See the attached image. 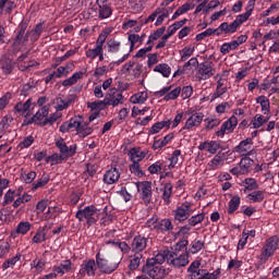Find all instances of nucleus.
Wrapping results in <instances>:
<instances>
[{"label":"nucleus","mask_w":279,"mask_h":279,"mask_svg":"<svg viewBox=\"0 0 279 279\" xmlns=\"http://www.w3.org/2000/svg\"><path fill=\"white\" fill-rule=\"evenodd\" d=\"M129 169L133 175H136V178H143L145 175V172L141 169V163L136 161H132V165L129 166Z\"/></svg>","instance_id":"6e6d98bb"},{"label":"nucleus","mask_w":279,"mask_h":279,"mask_svg":"<svg viewBox=\"0 0 279 279\" xmlns=\"http://www.w3.org/2000/svg\"><path fill=\"white\" fill-rule=\"evenodd\" d=\"M45 241H47V226L36 231L35 235L32 239V243L38 245L40 243H45Z\"/></svg>","instance_id":"2f4dec72"},{"label":"nucleus","mask_w":279,"mask_h":279,"mask_svg":"<svg viewBox=\"0 0 279 279\" xmlns=\"http://www.w3.org/2000/svg\"><path fill=\"white\" fill-rule=\"evenodd\" d=\"M205 128L207 130H214V128H217L221 124V120L218 118H207L205 119Z\"/></svg>","instance_id":"69168bd1"},{"label":"nucleus","mask_w":279,"mask_h":279,"mask_svg":"<svg viewBox=\"0 0 279 279\" xmlns=\"http://www.w3.org/2000/svg\"><path fill=\"white\" fill-rule=\"evenodd\" d=\"M95 271H97V265L95 259L83 260L81 268L78 270L80 276L84 278V276H88L89 278H94Z\"/></svg>","instance_id":"a211bd4d"},{"label":"nucleus","mask_w":279,"mask_h":279,"mask_svg":"<svg viewBox=\"0 0 279 279\" xmlns=\"http://www.w3.org/2000/svg\"><path fill=\"white\" fill-rule=\"evenodd\" d=\"M119 178H121L119 170L117 168H111L105 173L104 182L105 184H114L116 182H119Z\"/></svg>","instance_id":"bb28decb"},{"label":"nucleus","mask_w":279,"mask_h":279,"mask_svg":"<svg viewBox=\"0 0 279 279\" xmlns=\"http://www.w3.org/2000/svg\"><path fill=\"white\" fill-rule=\"evenodd\" d=\"M199 151H205L209 156H215L219 149H221V143L217 141L207 140L198 145Z\"/></svg>","instance_id":"f3484780"},{"label":"nucleus","mask_w":279,"mask_h":279,"mask_svg":"<svg viewBox=\"0 0 279 279\" xmlns=\"http://www.w3.org/2000/svg\"><path fill=\"white\" fill-rule=\"evenodd\" d=\"M125 101V98H123V94L117 89V87H112L108 90V93L105 95V104L107 106H112L113 108H117V106L123 105Z\"/></svg>","instance_id":"9d476101"},{"label":"nucleus","mask_w":279,"mask_h":279,"mask_svg":"<svg viewBox=\"0 0 279 279\" xmlns=\"http://www.w3.org/2000/svg\"><path fill=\"white\" fill-rule=\"evenodd\" d=\"M225 160L223 156L221 155H216L209 162L208 167L211 171H217V169H221L223 167Z\"/></svg>","instance_id":"72a5a7b5"},{"label":"nucleus","mask_w":279,"mask_h":279,"mask_svg":"<svg viewBox=\"0 0 279 279\" xmlns=\"http://www.w3.org/2000/svg\"><path fill=\"white\" fill-rule=\"evenodd\" d=\"M241 206V196L234 195L228 203V215H234Z\"/></svg>","instance_id":"473e14b6"},{"label":"nucleus","mask_w":279,"mask_h":279,"mask_svg":"<svg viewBox=\"0 0 279 279\" xmlns=\"http://www.w3.org/2000/svg\"><path fill=\"white\" fill-rule=\"evenodd\" d=\"M104 48L96 46L94 48H89L85 51V56L87 60H95L98 58V54L102 51Z\"/></svg>","instance_id":"8fccbe9b"},{"label":"nucleus","mask_w":279,"mask_h":279,"mask_svg":"<svg viewBox=\"0 0 279 279\" xmlns=\"http://www.w3.org/2000/svg\"><path fill=\"white\" fill-rule=\"evenodd\" d=\"M99 215H101V211L97 209V207L90 205L80 209L75 217L78 221H86L87 225L95 226L99 220Z\"/></svg>","instance_id":"7ed1b4c3"},{"label":"nucleus","mask_w":279,"mask_h":279,"mask_svg":"<svg viewBox=\"0 0 279 279\" xmlns=\"http://www.w3.org/2000/svg\"><path fill=\"white\" fill-rule=\"evenodd\" d=\"M24 184H32L36 180V171L24 172L21 174Z\"/></svg>","instance_id":"0e129e2a"},{"label":"nucleus","mask_w":279,"mask_h":279,"mask_svg":"<svg viewBox=\"0 0 279 279\" xmlns=\"http://www.w3.org/2000/svg\"><path fill=\"white\" fill-rule=\"evenodd\" d=\"M195 52V48L187 46L180 51L181 62H186L191 56Z\"/></svg>","instance_id":"bf43d9fd"},{"label":"nucleus","mask_w":279,"mask_h":279,"mask_svg":"<svg viewBox=\"0 0 279 279\" xmlns=\"http://www.w3.org/2000/svg\"><path fill=\"white\" fill-rule=\"evenodd\" d=\"M21 253H16L15 256L5 259L2 264V270L5 271L7 269H10V267H14V265L21 260Z\"/></svg>","instance_id":"37998d69"},{"label":"nucleus","mask_w":279,"mask_h":279,"mask_svg":"<svg viewBox=\"0 0 279 279\" xmlns=\"http://www.w3.org/2000/svg\"><path fill=\"white\" fill-rule=\"evenodd\" d=\"M204 219H206L205 213L197 214L195 216L187 218V223H189V226H192V228H195V226H198V223H202V221H204Z\"/></svg>","instance_id":"603ef678"},{"label":"nucleus","mask_w":279,"mask_h":279,"mask_svg":"<svg viewBox=\"0 0 279 279\" xmlns=\"http://www.w3.org/2000/svg\"><path fill=\"white\" fill-rule=\"evenodd\" d=\"M149 240L143 235H137L133 239L131 244V250L135 254H140V252H143L147 247V243Z\"/></svg>","instance_id":"4be33fe9"},{"label":"nucleus","mask_w":279,"mask_h":279,"mask_svg":"<svg viewBox=\"0 0 279 279\" xmlns=\"http://www.w3.org/2000/svg\"><path fill=\"white\" fill-rule=\"evenodd\" d=\"M47 184H49V175L44 174L40 179L32 184V191H38V189H43V186H47Z\"/></svg>","instance_id":"3c124183"},{"label":"nucleus","mask_w":279,"mask_h":279,"mask_svg":"<svg viewBox=\"0 0 279 279\" xmlns=\"http://www.w3.org/2000/svg\"><path fill=\"white\" fill-rule=\"evenodd\" d=\"M157 230L160 232H169L173 230V225L169 219H162L157 222Z\"/></svg>","instance_id":"de8ad7c7"},{"label":"nucleus","mask_w":279,"mask_h":279,"mask_svg":"<svg viewBox=\"0 0 279 279\" xmlns=\"http://www.w3.org/2000/svg\"><path fill=\"white\" fill-rule=\"evenodd\" d=\"M157 10H159L155 25L156 27H160V25H162V23H165L166 19H169L170 14H173V8L169 7V8H157Z\"/></svg>","instance_id":"a878e982"},{"label":"nucleus","mask_w":279,"mask_h":279,"mask_svg":"<svg viewBox=\"0 0 279 279\" xmlns=\"http://www.w3.org/2000/svg\"><path fill=\"white\" fill-rule=\"evenodd\" d=\"M52 271H54L57 276H64V274L73 271V263L71 262V259H64L59 265H54L52 267Z\"/></svg>","instance_id":"5701e85b"},{"label":"nucleus","mask_w":279,"mask_h":279,"mask_svg":"<svg viewBox=\"0 0 279 279\" xmlns=\"http://www.w3.org/2000/svg\"><path fill=\"white\" fill-rule=\"evenodd\" d=\"M180 156H182V150L180 149H175L173 150V153L171 154V156L169 157V166L168 169L171 171V169H175V165H178L179 160H180Z\"/></svg>","instance_id":"49530a36"},{"label":"nucleus","mask_w":279,"mask_h":279,"mask_svg":"<svg viewBox=\"0 0 279 279\" xmlns=\"http://www.w3.org/2000/svg\"><path fill=\"white\" fill-rule=\"evenodd\" d=\"M71 106V100L57 98V105L54 106V110L57 112H62V110H66Z\"/></svg>","instance_id":"052dcab7"},{"label":"nucleus","mask_w":279,"mask_h":279,"mask_svg":"<svg viewBox=\"0 0 279 279\" xmlns=\"http://www.w3.org/2000/svg\"><path fill=\"white\" fill-rule=\"evenodd\" d=\"M82 77H84V72H75L74 74H72V76L62 82V86H75V84L80 82Z\"/></svg>","instance_id":"f704fd0d"},{"label":"nucleus","mask_w":279,"mask_h":279,"mask_svg":"<svg viewBox=\"0 0 279 279\" xmlns=\"http://www.w3.org/2000/svg\"><path fill=\"white\" fill-rule=\"evenodd\" d=\"M187 119L182 128V130H195V128H199L202 125V121H204L203 112H195L189 109L185 112Z\"/></svg>","instance_id":"39448f33"},{"label":"nucleus","mask_w":279,"mask_h":279,"mask_svg":"<svg viewBox=\"0 0 279 279\" xmlns=\"http://www.w3.org/2000/svg\"><path fill=\"white\" fill-rule=\"evenodd\" d=\"M269 119H271V116H263L260 113H256L251 121V125L253 130H258L259 128H263V125H265Z\"/></svg>","instance_id":"c85d7f7f"},{"label":"nucleus","mask_w":279,"mask_h":279,"mask_svg":"<svg viewBox=\"0 0 279 279\" xmlns=\"http://www.w3.org/2000/svg\"><path fill=\"white\" fill-rule=\"evenodd\" d=\"M171 255V252L163 251L158 253L155 257L148 258L146 263H150L153 260V265H162L165 260L169 263V256Z\"/></svg>","instance_id":"7c9ffc66"},{"label":"nucleus","mask_w":279,"mask_h":279,"mask_svg":"<svg viewBox=\"0 0 279 279\" xmlns=\"http://www.w3.org/2000/svg\"><path fill=\"white\" fill-rule=\"evenodd\" d=\"M236 29H239V26L235 21L228 24V22L221 23L217 28V36H221V34L230 35L235 34Z\"/></svg>","instance_id":"b1692460"},{"label":"nucleus","mask_w":279,"mask_h":279,"mask_svg":"<svg viewBox=\"0 0 279 279\" xmlns=\"http://www.w3.org/2000/svg\"><path fill=\"white\" fill-rule=\"evenodd\" d=\"M180 93L183 99H189L193 95V86H185L183 88L181 87H175L171 89V86H166L162 87L159 92H157V95L159 97H163L165 101H171L174 99H178L180 97Z\"/></svg>","instance_id":"f03ea898"},{"label":"nucleus","mask_w":279,"mask_h":279,"mask_svg":"<svg viewBox=\"0 0 279 279\" xmlns=\"http://www.w3.org/2000/svg\"><path fill=\"white\" fill-rule=\"evenodd\" d=\"M4 8V14H12V11L16 9V2L14 0H0V11Z\"/></svg>","instance_id":"4c0bfd02"},{"label":"nucleus","mask_w":279,"mask_h":279,"mask_svg":"<svg viewBox=\"0 0 279 279\" xmlns=\"http://www.w3.org/2000/svg\"><path fill=\"white\" fill-rule=\"evenodd\" d=\"M96 267L101 271L102 274H112V271H117L119 268V264L117 263H109L108 259L106 258V255L101 254L98 252L96 254Z\"/></svg>","instance_id":"0eeeda50"},{"label":"nucleus","mask_w":279,"mask_h":279,"mask_svg":"<svg viewBox=\"0 0 279 279\" xmlns=\"http://www.w3.org/2000/svg\"><path fill=\"white\" fill-rule=\"evenodd\" d=\"M147 92H137L136 94L131 96L130 101L131 104H145V101H147Z\"/></svg>","instance_id":"79ce46f5"},{"label":"nucleus","mask_w":279,"mask_h":279,"mask_svg":"<svg viewBox=\"0 0 279 279\" xmlns=\"http://www.w3.org/2000/svg\"><path fill=\"white\" fill-rule=\"evenodd\" d=\"M213 34H216L217 36V28H207L205 32L196 35V40L199 43L201 40H204V38L213 36Z\"/></svg>","instance_id":"338daca9"},{"label":"nucleus","mask_w":279,"mask_h":279,"mask_svg":"<svg viewBox=\"0 0 279 279\" xmlns=\"http://www.w3.org/2000/svg\"><path fill=\"white\" fill-rule=\"evenodd\" d=\"M129 43L130 51H134L135 47H141V45H143V37H141V35L131 34L129 35Z\"/></svg>","instance_id":"a19ab883"},{"label":"nucleus","mask_w":279,"mask_h":279,"mask_svg":"<svg viewBox=\"0 0 279 279\" xmlns=\"http://www.w3.org/2000/svg\"><path fill=\"white\" fill-rule=\"evenodd\" d=\"M96 16L99 21H106L112 16V5L108 0H96Z\"/></svg>","instance_id":"1a4fd4ad"},{"label":"nucleus","mask_w":279,"mask_h":279,"mask_svg":"<svg viewBox=\"0 0 279 279\" xmlns=\"http://www.w3.org/2000/svg\"><path fill=\"white\" fill-rule=\"evenodd\" d=\"M71 73V65L66 64L65 66H59L56 72V77H66Z\"/></svg>","instance_id":"774afa93"},{"label":"nucleus","mask_w":279,"mask_h":279,"mask_svg":"<svg viewBox=\"0 0 279 279\" xmlns=\"http://www.w3.org/2000/svg\"><path fill=\"white\" fill-rule=\"evenodd\" d=\"M29 230H32V225L29 221H21L16 229H15V232L16 234H22V235H25L29 232Z\"/></svg>","instance_id":"09e8293b"},{"label":"nucleus","mask_w":279,"mask_h":279,"mask_svg":"<svg viewBox=\"0 0 279 279\" xmlns=\"http://www.w3.org/2000/svg\"><path fill=\"white\" fill-rule=\"evenodd\" d=\"M56 147L59 148L60 154L63 157H65L66 160H68V158H73V155L77 150V146L76 145L68 146L66 142L62 137H59V138L56 140Z\"/></svg>","instance_id":"2eb2a0df"},{"label":"nucleus","mask_w":279,"mask_h":279,"mask_svg":"<svg viewBox=\"0 0 279 279\" xmlns=\"http://www.w3.org/2000/svg\"><path fill=\"white\" fill-rule=\"evenodd\" d=\"M153 71L155 73H160L162 77H169V75H171V66H169L167 63L157 64Z\"/></svg>","instance_id":"58836bf2"},{"label":"nucleus","mask_w":279,"mask_h":279,"mask_svg":"<svg viewBox=\"0 0 279 279\" xmlns=\"http://www.w3.org/2000/svg\"><path fill=\"white\" fill-rule=\"evenodd\" d=\"M173 186L170 183H167L162 189V199L166 204H169V199H171V195L173 193Z\"/></svg>","instance_id":"680f3d73"},{"label":"nucleus","mask_w":279,"mask_h":279,"mask_svg":"<svg viewBox=\"0 0 279 279\" xmlns=\"http://www.w3.org/2000/svg\"><path fill=\"white\" fill-rule=\"evenodd\" d=\"M243 185L246 191H256V189H258V182L254 178L244 179Z\"/></svg>","instance_id":"13d9d810"},{"label":"nucleus","mask_w":279,"mask_h":279,"mask_svg":"<svg viewBox=\"0 0 279 279\" xmlns=\"http://www.w3.org/2000/svg\"><path fill=\"white\" fill-rule=\"evenodd\" d=\"M252 165H254V160L252 158L244 157L240 160L239 166L230 170V173H232V175H247V173H250V169H252Z\"/></svg>","instance_id":"4468645a"},{"label":"nucleus","mask_w":279,"mask_h":279,"mask_svg":"<svg viewBox=\"0 0 279 279\" xmlns=\"http://www.w3.org/2000/svg\"><path fill=\"white\" fill-rule=\"evenodd\" d=\"M109 53H119L121 51V41L116 39H110L107 43Z\"/></svg>","instance_id":"864d4df0"},{"label":"nucleus","mask_w":279,"mask_h":279,"mask_svg":"<svg viewBox=\"0 0 279 279\" xmlns=\"http://www.w3.org/2000/svg\"><path fill=\"white\" fill-rule=\"evenodd\" d=\"M59 119H62V113L60 111H57L54 113H51L49 117L45 118L40 125H53L56 121H58Z\"/></svg>","instance_id":"a18cd8bd"},{"label":"nucleus","mask_w":279,"mask_h":279,"mask_svg":"<svg viewBox=\"0 0 279 279\" xmlns=\"http://www.w3.org/2000/svg\"><path fill=\"white\" fill-rule=\"evenodd\" d=\"M279 246V239L277 235L270 236L268 240H266L265 245L262 248V258H271L274 254H276V251Z\"/></svg>","instance_id":"f8f14e48"},{"label":"nucleus","mask_w":279,"mask_h":279,"mask_svg":"<svg viewBox=\"0 0 279 279\" xmlns=\"http://www.w3.org/2000/svg\"><path fill=\"white\" fill-rule=\"evenodd\" d=\"M1 69L5 75H10L14 70V63H12V59L2 57L1 59Z\"/></svg>","instance_id":"e433bc0d"},{"label":"nucleus","mask_w":279,"mask_h":279,"mask_svg":"<svg viewBox=\"0 0 279 279\" xmlns=\"http://www.w3.org/2000/svg\"><path fill=\"white\" fill-rule=\"evenodd\" d=\"M236 125H239V119L236 116H231L221 124L220 129L216 132V136H218V138H223L226 134H232V132L236 130Z\"/></svg>","instance_id":"9b49d317"},{"label":"nucleus","mask_w":279,"mask_h":279,"mask_svg":"<svg viewBox=\"0 0 279 279\" xmlns=\"http://www.w3.org/2000/svg\"><path fill=\"white\" fill-rule=\"evenodd\" d=\"M204 250V241L202 240H194L191 243L190 252L192 254H198V252H202Z\"/></svg>","instance_id":"e2e57ef3"},{"label":"nucleus","mask_w":279,"mask_h":279,"mask_svg":"<svg viewBox=\"0 0 279 279\" xmlns=\"http://www.w3.org/2000/svg\"><path fill=\"white\" fill-rule=\"evenodd\" d=\"M13 110L16 112V114L26 118L27 114H29V110H32V98H28L25 102H17Z\"/></svg>","instance_id":"393cba45"},{"label":"nucleus","mask_w":279,"mask_h":279,"mask_svg":"<svg viewBox=\"0 0 279 279\" xmlns=\"http://www.w3.org/2000/svg\"><path fill=\"white\" fill-rule=\"evenodd\" d=\"M168 264L173 265V267H186V265H189V253L183 252L178 254L175 252H171L168 256Z\"/></svg>","instance_id":"dca6fc26"},{"label":"nucleus","mask_w":279,"mask_h":279,"mask_svg":"<svg viewBox=\"0 0 279 279\" xmlns=\"http://www.w3.org/2000/svg\"><path fill=\"white\" fill-rule=\"evenodd\" d=\"M137 190L142 195V199L145 204H149L151 202V182L144 181L137 183Z\"/></svg>","instance_id":"aec40b11"},{"label":"nucleus","mask_w":279,"mask_h":279,"mask_svg":"<svg viewBox=\"0 0 279 279\" xmlns=\"http://www.w3.org/2000/svg\"><path fill=\"white\" fill-rule=\"evenodd\" d=\"M142 271L149 276L150 279H163L167 276V269L160 264H154V260L146 262L143 266Z\"/></svg>","instance_id":"20e7f679"},{"label":"nucleus","mask_w":279,"mask_h":279,"mask_svg":"<svg viewBox=\"0 0 279 279\" xmlns=\"http://www.w3.org/2000/svg\"><path fill=\"white\" fill-rule=\"evenodd\" d=\"M169 130L171 128V120H163L160 122H156L151 125V128L148 130V134H159L161 130Z\"/></svg>","instance_id":"c756f323"},{"label":"nucleus","mask_w":279,"mask_h":279,"mask_svg":"<svg viewBox=\"0 0 279 279\" xmlns=\"http://www.w3.org/2000/svg\"><path fill=\"white\" fill-rule=\"evenodd\" d=\"M193 4L186 2L181 5L172 15L171 21H175L178 17L182 16V14H186L190 10H193Z\"/></svg>","instance_id":"ea45409f"},{"label":"nucleus","mask_w":279,"mask_h":279,"mask_svg":"<svg viewBox=\"0 0 279 279\" xmlns=\"http://www.w3.org/2000/svg\"><path fill=\"white\" fill-rule=\"evenodd\" d=\"M49 114V106L41 107L31 119L25 118L23 125H32V123H37V121H45Z\"/></svg>","instance_id":"6ab92c4d"},{"label":"nucleus","mask_w":279,"mask_h":279,"mask_svg":"<svg viewBox=\"0 0 279 279\" xmlns=\"http://www.w3.org/2000/svg\"><path fill=\"white\" fill-rule=\"evenodd\" d=\"M215 73H217L215 70V63H213V61H204L198 64L196 77L199 80V82H202L204 80H210Z\"/></svg>","instance_id":"423d86ee"},{"label":"nucleus","mask_w":279,"mask_h":279,"mask_svg":"<svg viewBox=\"0 0 279 279\" xmlns=\"http://www.w3.org/2000/svg\"><path fill=\"white\" fill-rule=\"evenodd\" d=\"M234 49H238L236 43L233 40L230 43H225L220 47V53H222V56H228V53L234 51Z\"/></svg>","instance_id":"5fc2aeb1"},{"label":"nucleus","mask_w":279,"mask_h":279,"mask_svg":"<svg viewBox=\"0 0 279 279\" xmlns=\"http://www.w3.org/2000/svg\"><path fill=\"white\" fill-rule=\"evenodd\" d=\"M255 101L260 106L262 114H265V116L271 114V105L269 102V98L262 95V96H258L255 99Z\"/></svg>","instance_id":"cd10ccee"},{"label":"nucleus","mask_w":279,"mask_h":279,"mask_svg":"<svg viewBox=\"0 0 279 279\" xmlns=\"http://www.w3.org/2000/svg\"><path fill=\"white\" fill-rule=\"evenodd\" d=\"M147 154H149L148 149H141L140 147H133L129 150L128 156L131 162H141L145 160L147 157Z\"/></svg>","instance_id":"412c9836"},{"label":"nucleus","mask_w":279,"mask_h":279,"mask_svg":"<svg viewBox=\"0 0 279 279\" xmlns=\"http://www.w3.org/2000/svg\"><path fill=\"white\" fill-rule=\"evenodd\" d=\"M254 138L247 137L244 141H241L238 146L234 147L235 154H239V156H244L247 158V156H254Z\"/></svg>","instance_id":"ddd939ff"},{"label":"nucleus","mask_w":279,"mask_h":279,"mask_svg":"<svg viewBox=\"0 0 279 279\" xmlns=\"http://www.w3.org/2000/svg\"><path fill=\"white\" fill-rule=\"evenodd\" d=\"M251 204H260L265 199V191H254L247 195Z\"/></svg>","instance_id":"c9c22d12"},{"label":"nucleus","mask_w":279,"mask_h":279,"mask_svg":"<svg viewBox=\"0 0 279 279\" xmlns=\"http://www.w3.org/2000/svg\"><path fill=\"white\" fill-rule=\"evenodd\" d=\"M14 197H16V191L8 190L3 196L2 206H9L14 202Z\"/></svg>","instance_id":"4d7b16f0"},{"label":"nucleus","mask_w":279,"mask_h":279,"mask_svg":"<svg viewBox=\"0 0 279 279\" xmlns=\"http://www.w3.org/2000/svg\"><path fill=\"white\" fill-rule=\"evenodd\" d=\"M195 210H193V204L190 202H185L181 204L179 207L174 210V219L175 221H179L180 223L186 221L191 215H193Z\"/></svg>","instance_id":"6e6552de"},{"label":"nucleus","mask_w":279,"mask_h":279,"mask_svg":"<svg viewBox=\"0 0 279 279\" xmlns=\"http://www.w3.org/2000/svg\"><path fill=\"white\" fill-rule=\"evenodd\" d=\"M31 267L32 269H35V274H43L45 267H47V262L36 258L31 263Z\"/></svg>","instance_id":"c03bdc74"},{"label":"nucleus","mask_w":279,"mask_h":279,"mask_svg":"<svg viewBox=\"0 0 279 279\" xmlns=\"http://www.w3.org/2000/svg\"><path fill=\"white\" fill-rule=\"evenodd\" d=\"M59 132L61 134H66V132H76L80 138H86V136H90L93 134V128L88 125V122H84L82 117L71 118L69 121L63 122Z\"/></svg>","instance_id":"f257e3e1"}]
</instances>
